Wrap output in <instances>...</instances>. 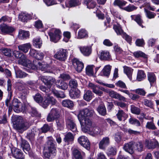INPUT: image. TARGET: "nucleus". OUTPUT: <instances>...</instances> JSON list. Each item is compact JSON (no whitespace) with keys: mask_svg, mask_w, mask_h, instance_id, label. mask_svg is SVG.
Wrapping results in <instances>:
<instances>
[{"mask_svg":"<svg viewBox=\"0 0 159 159\" xmlns=\"http://www.w3.org/2000/svg\"><path fill=\"white\" fill-rule=\"evenodd\" d=\"M10 98L7 99L5 101L6 105L8 107V111H11L13 109L14 111L18 113L22 110V103L17 98L14 99L10 102Z\"/></svg>","mask_w":159,"mask_h":159,"instance_id":"1","label":"nucleus"},{"mask_svg":"<svg viewBox=\"0 0 159 159\" xmlns=\"http://www.w3.org/2000/svg\"><path fill=\"white\" fill-rule=\"evenodd\" d=\"M21 56L18 61V63L23 66H26L33 70H35L37 68L36 65H35L34 61L33 63H31L29 59L27 58L26 56L24 54H21Z\"/></svg>","mask_w":159,"mask_h":159,"instance_id":"2","label":"nucleus"},{"mask_svg":"<svg viewBox=\"0 0 159 159\" xmlns=\"http://www.w3.org/2000/svg\"><path fill=\"white\" fill-rule=\"evenodd\" d=\"M95 114L94 110L91 108H87L79 111L78 115L79 120L84 119L87 117H91Z\"/></svg>","mask_w":159,"mask_h":159,"instance_id":"3","label":"nucleus"},{"mask_svg":"<svg viewBox=\"0 0 159 159\" xmlns=\"http://www.w3.org/2000/svg\"><path fill=\"white\" fill-rule=\"evenodd\" d=\"M81 119L79 120L81 127L82 130L83 132L86 133L88 132V131L93 126V124H94V123L89 118H84Z\"/></svg>","mask_w":159,"mask_h":159,"instance_id":"4","label":"nucleus"},{"mask_svg":"<svg viewBox=\"0 0 159 159\" xmlns=\"http://www.w3.org/2000/svg\"><path fill=\"white\" fill-rule=\"evenodd\" d=\"M40 80L48 87H51L52 84L56 82V80L52 76H42L39 77Z\"/></svg>","mask_w":159,"mask_h":159,"instance_id":"5","label":"nucleus"},{"mask_svg":"<svg viewBox=\"0 0 159 159\" xmlns=\"http://www.w3.org/2000/svg\"><path fill=\"white\" fill-rule=\"evenodd\" d=\"M48 34L50 37V40L54 43H56L60 39L61 33L59 30L55 29L54 33L49 32Z\"/></svg>","mask_w":159,"mask_h":159,"instance_id":"6","label":"nucleus"},{"mask_svg":"<svg viewBox=\"0 0 159 159\" xmlns=\"http://www.w3.org/2000/svg\"><path fill=\"white\" fill-rule=\"evenodd\" d=\"M34 61L35 65H36L37 67L36 69L35 70L38 68L42 71H44L45 72L48 73L53 72V70L51 69V67L48 65L46 64L45 62H38L37 64V63L36 62V61Z\"/></svg>","mask_w":159,"mask_h":159,"instance_id":"7","label":"nucleus"},{"mask_svg":"<svg viewBox=\"0 0 159 159\" xmlns=\"http://www.w3.org/2000/svg\"><path fill=\"white\" fill-rule=\"evenodd\" d=\"M16 126L18 129H22L23 130L27 129L29 127L28 122L23 121L22 118L19 117L16 120Z\"/></svg>","mask_w":159,"mask_h":159,"instance_id":"8","label":"nucleus"},{"mask_svg":"<svg viewBox=\"0 0 159 159\" xmlns=\"http://www.w3.org/2000/svg\"><path fill=\"white\" fill-rule=\"evenodd\" d=\"M59 116V111L56 108L52 109L47 117V121L48 122L53 121L55 119L58 118Z\"/></svg>","mask_w":159,"mask_h":159,"instance_id":"9","label":"nucleus"},{"mask_svg":"<svg viewBox=\"0 0 159 159\" xmlns=\"http://www.w3.org/2000/svg\"><path fill=\"white\" fill-rule=\"evenodd\" d=\"M78 141L82 147L87 150L89 149L90 143L86 137L84 135L80 136L78 139Z\"/></svg>","mask_w":159,"mask_h":159,"instance_id":"10","label":"nucleus"},{"mask_svg":"<svg viewBox=\"0 0 159 159\" xmlns=\"http://www.w3.org/2000/svg\"><path fill=\"white\" fill-rule=\"evenodd\" d=\"M66 57L67 51L63 49H60L54 55L55 58L61 61H65Z\"/></svg>","mask_w":159,"mask_h":159,"instance_id":"11","label":"nucleus"},{"mask_svg":"<svg viewBox=\"0 0 159 159\" xmlns=\"http://www.w3.org/2000/svg\"><path fill=\"white\" fill-rule=\"evenodd\" d=\"M47 95L42 103V106L44 108H46L50 104L54 105L57 102L56 100L53 97Z\"/></svg>","mask_w":159,"mask_h":159,"instance_id":"12","label":"nucleus"},{"mask_svg":"<svg viewBox=\"0 0 159 159\" xmlns=\"http://www.w3.org/2000/svg\"><path fill=\"white\" fill-rule=\"evenodd\" d=\"M0 29L2 34H8L13 33L15 30L13 27L5 24L1 25Z\"/></svg>","mask_w":159,"mask_h":159,"instance_id":"13","label":"nucleus"},{"mask_svg":"<svg viewBox=\"0 0 159 159\" xmlns=\"http://www.w3.org/2000/svg\"><path fill=\"white\" fill-rule=\"evenodd\" d=\"M145 144L148 149H154L155 148H159V143L155 139L152 140H146L145 141Z\"/></svg>","mask_w":159,"mask_h":159,"instance_id":"14","label":"nucleus"},{"mask_svg":"<svg viewBox=\"0 0 159 159\" xmlns=\"http://www.w3.org/2000/svg\"><path fill=\"white\" fill-rule=\"evenodd\" d=\"M11 152L12 156L16 158L22 159L24 156L21 151L16 148H13L11 149Z\"/></svg>","mask_w":159,"mask_h":159,"instance_id":"15","label":"nucleus"},{"mask_svg":"<svg viewBox=\"0 0 159 159\" xmlns=\"http://www.w3.org/2000/svg\"><path fill=\"white\" fill-rule=\"evenodd\" d=\"M100 128L94 123L87 133L93 136H95L100 134Z\"/></svg>","mask_w":159,"mask_h":159,"instance_id":"16","label":"nucleus"},{"mask_svg":"<svg viewBox=\"0 0 159 159\" xmlns=\"http://www.w3.org/2000/svg\"><path fill=\"white\" fill-rule=\"evenodd\" d=\"M108 94L110 97L120 101H122L124 102H126V98L120 94L114 91H111L108 92Z\"/></svg>","mask_w":159,"mask_h":159,"instance_id":"17","label":"nucleus"},{"mask_svg":"<svg viewBox=\"0 0 159 159\" xmlns=\"http://www.w3.org/2000/svg\"><path fill=\"white\" fill-rule=\"evenodd\" d=\"M134 144V142L133 141L126 143L124 145L123 148L126 152L132 154L134 152L133 147Z\"/></svg>","mask_w":159,"mask_h":159,"instance_id":"18","label":"nucleus"},{"mask_svg":"<svg viewBox=\"0 0 159 159\" xmlns=\"http://www.w3.org/2000/svg\"><path fill=\"white\" fill-rule=\"evenodd\" d=\"M43 155L46 158L51 159L56 155V152L53 150L45 148Z\"/></svg>","mask_w":159,"mask_h":159,"instance_id":"19","label":"nucleus"},{"mask_svg":"<svg viewBox=\"0 0 159 159\" xmlns=\"http://www.w3.org/2000/svg\"><path fill=\"white\" fill-rule=\"evenodd\" d=\"M48 140L47 142V145L45 148L56 151V149L55 146L56 143L53 139L52 137H48Z\"/></svg>","mask_w":159,"mask_h":159,"instance_id":"20","label":"nucleus"},{"mask_svg":"<svg viewBox=\"0 0 159 159\" xmlns=\"http://www.w3.org/2000/svg\"><path fill=\"white\" fill-rule=\"evenodd\" d=\"M67 126L73 132L77 131V128L75 124L72 119L70 117L66 119V120Z\"/></svg>","mask_w":159,"mask_h":159,"instance_id":"21","label":"nucleus"},{"mask_svg":"<svg viewBox=\"0 0 159 159\" xmlns=\"http://www.w3.org/2000/svg\"><path fill=\"white\" fill-rule=\"evenodd\" d=\"M82 53L84 56H89L92 53V48L91 46H84L80 48Z\"/></svg>","mask_w":159,"mask_h":159,"instance_id":"22","label":"nucleus"},{"mask_svg":"<svg viewBox=\"0 0 159 159\" xmlns=\"http://www.w3.org/2000/svg\"><path fill=\"white\" fill-rule=\"evenodd\" d=\"M89 87L92 90L93 92L99 96H101L103 94V92L100 90L98 86L92 83H89L88 85Z\"/></svg>","mask_w":159,"mask_h":159,"instance_id":"23","label":"nucleus"},{"mask_svg":"<svg viewBox=\"0 0 159 159\" xmlns=\"http://www.w3.org/2000/svg\"><path fill=\"white\" fill-rule=\"evenodd\" d=\"M110 143L109 139L108 137L103 138L99 143V147L100 149H104Z\"/></svg>","mask_w":159,"mask_h":159,"instance_id":"24","label":"nucleus"},{"mask_svg":"<svg viewBox=\"0 0 159 159\" xmlns=\"http://www.w3.org/2000/svg\"><path fill=\"white\" fill-rule=\"evenodd\" d=\"M56 85L57 88L63 90H66L68 88L67 83L61 80H57L56 82Z\"/></svg>","mask_w":159,"mask_h":159,"instance_id":"25","label":"nucleus"},{"mask_svg":"<svg viewBox=\"0 0 159 159\" xmlns=\"http://www.w3.org/2000/svg\"><path fill=\"white\" fill-rule=\"evenodd\" d=\"M73 64L75 66L76 70L78 72H80L84 68V64L78 59L74 60Z\"/></svg>","mask_w":159,"mask_h":159,"instance_id":"26","label":"nucleus"},{"mask_svg":"<svg viewBox=\"0 0 159 159\" xmlns=\"http://www.w3.org/2000/svg\"><path fill=\"white\" fill-rule=\"evenodd\" d=\"M116 116L120 121L125 120L127 118L128 116L123 110H120L118 111Z\"/></svg>","mask_w":159,"mask_h":159,"instance_id":"27","label":"nucleus"},{"mask_svg":"<svg viewBox=\"0 0 159 159\" xmlns=\"http://www.w3.org/2000/svg\"><path fill=\"white\" fill-rule=\"evenodd\" d=\"M56 122L58 129L61 130L64 129L65 125L64 119L63 118H57L56 120Z\"/></svg>","mask_w":159,"mask_h":159,"instance_id":"28","label":"nucleus"},{"mask_svg":"<svg viewBox=\"0 0 159 159\" xmlns=\"http://www.w3.org/2000/svg\"><path fill=\"white\" fill-rule=\"evenodd\" d=\"M31 48V45L29 43L22 44L18 46V48L20 50L25 53L28 52Z\"/></svg>","mask_w":159,"mask_h":159,"instance_id":"29","label":"nucleus"},{"mask_svg":"<svg viewBox=\"0 0 159 159\" xmlns=\"http://www.w3.org/2000/svg\"><path fill=\"white\" fill-rule=\"evenodd\" d=\"M69 95L72 98H78L80 96V92L79 89L75 88L74 90L70 91Z\"/></svg>","mask_w":159,"mask_h":159,"instance_id":"30","label":"nucleus"},{"mask_svg":"<svg viewBox=\"0 0 159 159\" xmlns=\"http://www.w3.org/2000/svg\"><path fill=\"white\" fill-rule=\"evenodd\" d=\"M131 17L132 20L135 21L139 26L143 28V26L142 24L143 22L141 16L139 15H132Z\"/></svg>","mask_w":159,"mask_h":159,"instance_id":"31","label":"nucleus"},{"mask_svg":"<svg viewBox=\"0 0 159 159\" xmlns=\"http://www.w3.org/2000/svg\"><path fill=\"white\" fill-rule=\"evenodd\" d=\"M31 18L30 16L28 13L21 12L19 16V19L22 22H27Z\"/></svg>","mask_w":159,"mask_h":159,"instance_id":"32","label":"nucleus"},{"mask_svg":"<svg viewBox=\"0 0 159 159\" xmlns=\"http://www.w3.org/2000/svg\"><path fill=\"white\" fill-rule=\"evenodd\" d=\"M111 66L109 65L105 66L101 72L102 75L107 77H108L111 72Z\"/></svg>","mask_w":159,"mask_h":159,"instance_id":"33","label":"nucleus"},{"mask_svg":"<svg viewBox=\"0 0 159 159\" xmlns=\"http://www.w3.org/2000/svg\"><path fill=\"white\" fill-rule=\"evenodd\" d=\"M29 33L28 31L20 30L19 31L18 37L21 39H24L28 38Z\"/></svg>","mask_w":159,"mask_h":159,"instance_id":"34","label":"nucleus"},{"mask_svg":"<svg viewBox=\"0 0 159 159\" xmlns=\"http://www.w3.org/2000/svg\"><path fill=\"white\" fill-rule=\"evenodd\" d=\"M84 154V152L82 154L80 151L75 148H74L72 151L73 156L75 159H83L82 155Z\"/></svg>","mask_w":159,"mask_h":159,"instance_id":"35","label":"nucleus"},{"mask_svg":"<svg viewBox=\"0 0 159 159\" xmlns=\"http://www.w3.org/2000/svg\"><path fill=\"white\" fill-rule=\"evenodd\" d=\"M42 45V41L39 37H36L33 40V45L35 48H40Z\"/></svg>","mask_w":159,"mask_h":159,"instance_id":"36","label":"nucleus"},{"mask_svg":"<svg viewBox=\"0 0 159 159\" xmlns=\"http://www.w3.org/2000/svg\"><path fill=\"white\" fill-rule=\"evenodd\" d=\"M62 104L63 106L69 108H72L74 106L73 102L69 99H65L62 102Z\"/></svg>","mask_w":159,"mask_h":159,"instance_id":"37","label":"nucleus"},{"mask_svg":"<svg viewBox=\"0 0 159 159\" xmlns=\"http://www.w3.org/2000/svg\"><path fill=\"white\" fill-rule=\"evenodd\" d=\"M113 28L118 35L122 36L125 33L119 24H117L116 25H114Z\"/></svg>","mask_w":159,"mask_h":159,"instance_id":"38","label":"nucleus"},{"mask_svg":"<svg viewBox=\"0 0 159 159\" xmlns=\"http://www.w3.org/2000/svg\"><path fill=\"white\" fill-rule=\"evenodd\" d=\"M52 92L57 98H63L66 97L65 94L62 91H58L55 89H52Z\"/></svg>","mask_w":159,"mask_h":159,"instance_id":"39","label":"nucleus"},{"mask_svg":"<svg viewBox=\"0 0 159 159\" xmlns=\"http://www.w3.org/2000/svg\"><path fill=\"white\" fill-rule=\"evenodd\" d=\"M134 149L139 152H141L143 150V143L140 142H137L135 143L134 145Z\"/></svg>","mask_w":159,"mask_h":159,"instance_id":"40","label":"nucleus"},{"mask_svg":"<svg viewBox=\"0 0 159 159\" xmlns=\"http://www.w3.org/2000/svg\"><path fill=\"white\" fill-rule=\"evenodd\" d=\"M80 0H70L68 3L66 2V6L67 7H75L80 4Z\"/></svg>","mask_w":159,"mask_h":159,"instance_id":"41","label":"nucleus"},{"mask_svg":"<svg viewBox=\"0 0 159 159\" xmlns=\"http://www.w3.org/2000/svg\"><path fill=\"white\" fill-rule=\"evenodd\" d=\"M133 71V69L129 67L126 66L124 67V72L127 75L130 80H132V75Z\"/></svg>","mask_w":159,"mask_h":159,"instance_id":"42","label":"nucleus"},{"mask_svg":"<svg viewBox=\"0 0 159 159\" xmlns=\"http://www.w3.org/2000/svg\"><path fill=\"white\" fill-rule=\"evenodd\" d=\"M93 94L92 92L89 90L85 91L84 95V99L87 101H89L92 98Z\"/></svg>","mask_w":159,"mask_h":159,"instance_id":"43","label":"nucleus"},{"mask_svg":"<svg viewBox=\"0 0 159 159\" xmlns=\"http://www.w3.org/2000/svg\"><path fill=\"white\" fill-rule=\"evenodd\" d=\"M97 111L102 116H104L106 114V109L105 106L103 104L100 105L97 108Z\"/></svg>","mask_w":159,"mask_h":159,"instance_id":"44","label":"nucleus"},{"mask_svg":"<svg viewBox=\"0 0 159 159\" xmlns=\"http://www.w3.org/2000/svg\"><path fill=\"white\" fill-rule=\"evenodd\" d=\"M84 3L86 5L87 8L89 9L94 8L96 5L94 0H85Z\"/></svg>","mask_w":159,"mask_h":159,"instance_id":"45","label":"nucleus"},{"mask_svg":"<svg viewBox=\"0 0 159 159\" xmlns=\"http://www.w3.org/2000/svg\"><path fill=\"white\" fill-rule=\"evenodd\" d=\"M29 113L32 116H39V114L37 111L36 109L34 107L30 106L28 107Z\"/></svg>","mask_w":159,"mask_h":159,"instance_id":"46","label":"nucleus"},{"mask_svg":"<svg viewBox=\"0 0 159 159\" xmlns=\"http://www.w3.org/2000/svg\"><path fill=\"white\" fill-rule=\"evenodd\" d=\"M74 139V137L72 134L70 132L67 133L64 139V141L67 143L73 141Z\"/></svg>","mask_w":159,"mask_h":159,"instance_id":"47","label":"nucleus"},{"mask_svg":"<svg viewBox=\"0 0 159 159\" xmlns=\"http://www.w3.org/2000/svg\"><path fill=\"white\" fill-rule=\"evenodd\" d=\"M109 52L107 51H103L101 52L100 55L101 59L107 60L110 58Z\"/></svg>","mask_w":159,"mask_h":159,"instance_id":"48","label":"nucleus"},{"mask_svg":"<svg viewBox=\"0 0 159 159\" xmlns=\"http://www.w3.org/2000/svg\"><path fill=\"white\" fill-rule=\"evenodd\" d=\"M16 77L17 78H25L28 75V74L20 70L16 71Z\"/></svg>","mask_w":159,"mask_h":159,"instance_id":"49","label":"nucleus"},{"mask_svg":"<svg viewBox=\"0 0 159 159\" xmlns=\"http://www.w3.org/2000/svg\"><path fill=\"white\" fill-rule=\"evenodd\" d=\"M94 66L92 65H88L86 68V74L89 76H93V68Z\"/></svg>","mask_w":159,"mask_h":159,"instance_id":"50","label":"nucleus"},{"mask_svg":"<svg viewBox=\"0 0 159 159\" xmlns=\"http://www.w3.org/2000/svg\"><path fill=\"white\" fill-rule=\"evenodd\" d=\"M20 91L22 93V94L24 95H22L21 98L23 100V102L25 103L27 102L26 97V95L28 94L29 93V90L28 89L25 88L24 89H22V90H21Z\"/></svg>","mask_w":159,"mask_h":159,"instance_id":"51","label":"nucleus"},{"mask_svg":"<svg viewBox=\"0 0 159 159\" xmlns=\"http://www.w3.org/2000/svg\"><path fill=\"white\" fill-rule=\"evenodd\" d=\"M133 54L136 58L140 57H143L145 58H147V56L141 51L135 52L133 53Z\"/></svg>","mask_w":159,"mask_h":159,"instance_id":"52","label":"nucleus"},{"mask_svg":"<svg viewBox=\"0 0 159 159\" xmlns=\"http://www.w3.org/2000/svg\"><path fill=\"white\" fill-rule=\"evenodd\" d=\"M126 3L127 2L123 0H115L113 2V5L114 6H117L121 8L125 6Z\"/></svg>","mask_w":159,"mask_h":159,"instance_id":"53","label":"nucleus"},{"mask_svg":"<svg viewBox=\"0 0 159 159\" xmlns=\"http://www.w3.org/2000/svg\"><path fill=\"white\" fill-rule=\"evenodd\" d=\"M146 75L143 71L139 70L137 74V79L139 81H141L145 77Z\"/></svg>","mask_w":159,"mask_h":159,"instance_id":"54","label":"nucleus"},{"mask_svg":"<svg viewBox=\"0 0 159 159\" xmlns=\"http://www.w3.org/2000/svg\"><path fill=\"white\" fill-rule=\"evenodd\" d=\"M87 35V32L84 29H82L78 33V38L82 39L86 37Z\"/></svg>","mask_w":159,"mask_h":159,"instance_id":"55","label":"nucleus"},{"mask_svg":"<svg viewBox=\"0 0 159 159\" xmlns=\"http://www.w3.org/2000/svg\"><path fill=\"white\" fill-rule=\"evenodd\" d=\"M142 103L144 105L150 108H152L153 107V103L151 100L144 99Z\"/></svg>","mask_w":159,"mask_h":159,"instance_id":"56","label":"nucleus"},{"mask_svg":"<svg viewBox=\"0 0 159 159\" xmlns=\"http://www.w3.org/2000/svg\"><path fill=\"white\" fill-rule=\"evenodd\" d=\"M69 85L71 88L75 89L78 86V83L76 80L72 79L69 81Z\"/></svg>","mask_w":159,"mask_h":159,"instance_id":"57","label":"nucleus"},{"mask_svg":"<svg viewBox=\"0 0 159 159\" xmlns=\"http://www.w3.org/2000/svg\"><path fill=\"white\" fill-rule=\"evenodd\" d=\"M148 80L151 83H153L156 80V77L155 74L153 73H149L148 75Z\"/></svg>","mask_w":159,"mask_h":159,"instance_id":"58","label":"nucleus"},{"mask_svg":"<svg viewBox=\"0 0 159 159\" xmlns=\"http://www.w3.org/2000/svg\"><path fill=\"white\" fill-rule=\"evenodd\" d=\"M130 124L139 126H140V123L139 121L135 118H131L129 119Z\"/></svg>","mask_w":159,"mask_h":159,"instance_id":"59","label":"nucleus"},{"mask_svg":"<svg viewBox=\"0 0 159 159\" xmlns=\"http://www.w3.org/2000/svg\"><path fill=\"white\" fill-rule=\"evenodd\" d=\"M26 85V84L22 81H20L16 83L17 89L20 91L24 89Z\"/></svg>","mask_w":159,"mask_h":159,"instance_id":"60","label":"nucleus"},{"mask_svg":"<svg viewBox=\"0 0 159 159\" xmlns=\"http://www.w3.org/2000/svg\"><path fill=\"white\" fill-rule=\"evenodd\" d=\"M34 99L36 102L38 103H41L42 105V103L43 102L42 101L43 98L41 95L39 93L36 94L34 97Z\"/></svg>","mask_w":159,"mask_h":159,"instance_id":"61","label":"nucleus"},{"mask_svg":"<svg viewBox=\"0 0 159 159\" xmlns=\"http://www.w3.org/2000/svg\"><path fill=\"white\" fill-rule=\"evenodd\" d=\"M137 7L133 5H129L123 8V10L128 12H131L137 9Z\"/></svg>","mask_w":159,"mask_h":159,"instance_id":"62","label":"nucleus"},{"mask_svg":"<svg viewBox=\"0 0 159 159\" xmlns=\"http://www.w3.org/2000/svg\"><path fill=\"white\" fill-rule=\"evenodd\" d=\"M131 111L133 113L137 115L139 114L140 112V109L134 105L131 106Z\"/></svg>","mask_w":159,"mask_h":159,"instance_id":"63","label":"nucleus"},{"mask_svg":"<svg viewBox=\"0 0 159 159\" xmlns=\"http://www.w3.org/2000/svg\"><path fill=\"white\" fill-rule=\"evenodd\" d=\"M145 11L147 16L149 19L154 18L156 15V13L146 9H145Z\"/></svg>","mask_w":159,"mask_h":159,"instance_id":"64","label":"nucleus"}]
</instances>
